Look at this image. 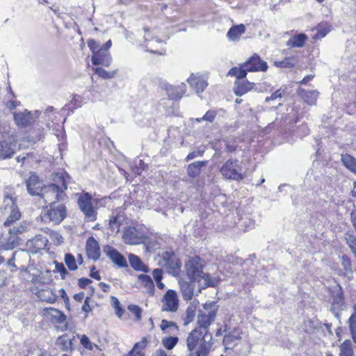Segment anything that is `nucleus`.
<instances>
[{
	"mask_svg": "<svg viewBox=\"0 0 356 356\" xmlns=\"http://www.w3.org/2000/svg\"><path fill=\"white\" fill-rule=\"evenodd\" d=\"M86 250L90 259L94 261H97L99 259L101 255L99 245L98 242L93 237H90L87 240Z\"/></svg>",
	"mask_w": 356,
	"mask_h": 356,
	"instance_id": "17",
	"label": "nucleus"
},
{
	"mask_svg": "<svg viewBox=\"0 0 356 356\" xmlns=\"http://www.w3.org/2000/svg\"><path fill=\"white\" fill-rule=\"evenodd\" d=\"M211 348V344L204 343L201 346V349H197L195 351H190L189 356H207Z\"/></svg>",
	"mask_w": 356,
	"mask_h": 356,
	"instance_id": "42",
	"label": "nucleus"
},
{
	"mask_svg": "<svg viewBox=\"0 0 356 356\" xmlns=\"http://www.w3.org/2000/svg\"><path fill=\"white\" fill-rule=\"evenodd\" d=\"M128 309L136 316L138 321H140L142 310L138 306L131 305L128 307Z\"/></svg>",
	"mask_w": 356,
	"mask_h": 356,
	"instance_id": "55",
	"label": "nucleus"
},
{
	"mask_svg": "<svg viewBox=\"0 0 356 356\" xmlns=\"http://www.w3.org/2000/svg\"><path fill=\"white\" fill-rule=\"evenodd\" d=\"M108 225H109L110 229H112L113 231L115 230V229H117L118 230L119 226H120V222L118 221V217L117 216H111V218L109 219Z\"/></svg>",
	"mask_w": 356,
	"mask_h": 356,
	"instance_id": "57",
	"label": "nucleus"
},
{
	"mask_svg": "<svg viewBox=\"0 0 356 356\" xmlns=\"http://www.w3.org/2000/svg\"><path fill=\"white\" fill-rule=\"evenodd\" d=\"M218 307L215 302H209L204 305V310L200 311L197 315V324L199 330L204 329V332L207 331V328L215 321Z\"/></svg>",
	"mask_w": 356,
	"mask_h": 356,
	"instance_id": "3",
	"label": "nucleus"
},
{
	"mask_svg": "<svg viewBox=\"0 0 356 356\" xmlns=\"http://www.w3.org/2000/svg\"><path fill=\"white\" fill-rule=\"evenodd\" d=\"M123 241L129 245H138L144 242V235L134 227H129L124 229Z\"/></svg>",
	"mask_w": 356,
	"mask_h": 356,
	"instance_id": "9",
	"label": "nucleus"
},
{
	"mask_svg": "<svg viewBox=\"0 0 356 356\" xmlns=\"http://www.w3.org/2000/svg\"><path fill=\"white\" fill-rule=\"evenodd\" d=\"M241 332L238 328H234L224 336L223 344L227 349L233 348L241 339Z\"/></svg>",
	"mask_w": 356,
	"mask_h": 356,
	"instance_id": "19",
	"label": "nucleus"
},
{
	"mask_svg": "<svg viewBox=\"0 0 356 356\" xmlns=\"http://www.w3.org/2000/svg\"><path fill=\"white\" fill-rule=\"evenodd\" d=\"M14 120L17 126L22 127H27L31 123V114L27 111L15 113Z\"/></svg>",
	"mask_w": 356,
	"mask_h": 356,
	"instance_id": "27",
	"label": "nucleus"
},
{
	"mask_svg": "<svg viewBox=\"0 0 356 356\" xmlns=\"http://www.w3.org/2000/svg\"><path fill=\"white\" fill-rule=\"evenodd\" d=\"M91 61L95 65H102L108 67L111 64L112 58L106 49L101 48L92 55Z\"/></svg>",
	"mask_w": 356,
	"mask_h": 356,
	"instance_id": "14",
	"label": "nucleus"
},
{
	"mask_svg": "<svg viewBox=\"0 0 356 356\" xmlns=\"http://www.w3.org/2000/svg\"><path fill=\"white\" fill-rule=\"evenodd\" d=\"M42 315L54 323H61L64 322L66 318L63 312L53 307L43 308Z\"/></svg>",
	"mask_w": 356,
	"mask_h": 356,
	"instance_id": "18",
	"label": "nucleus"
},
{
	"mask_svg": "<svg viewBox=\"0 0 356 356\" xmlns=\"http://www.w3.org/2000/svg\"><path fill=\"white\" fill-rule=\"evenodd\" d=\"M0 158L6 159L11 158L15 153V145L3 141L0 143Z\"/></svg>",
	"mask_w": 356,
	"mask_h": 356,
	"instance_id": "28",
	"label": "nucleus"
},
{
	"mask_svg": "<svg viewBox=\"0 0 356 356\" xmlns=\"http://www.w3.org/2000/svg\"><path fill=\"white\" fill-rule=\"evenodd\" d=\"M57 344L59 345L62 350L66 351L72 348V343L71 339L66 335H63L57 339Z\"/></svg>",
	"mask_w": 356,
	"mask_h": 356,
	"instance_id": "41",
	"label": "nucleus"
},
{
	"mask_svg": "<svg viewBox=\"0 0 356 356\" xmlns=\"http://www.w3.org/2000/svg\"><path fill=\"white\" fill-rule=\"evenodd\" d=\"M341 161L344 166L356 175V159L350 154H341Z\"/></svg>",
	"mask_w": 356,
	"mask_h": 356,
	"instance_id": "34",
	"label": "nucleus"
},
{
	"mask_svg": "<svg viewBox=\"0 0 356 356\" xmlns=\"http://www.w3.org/2000/svg\"><path fill=\"white\" fill-rule=\"evenodd\" d=\"M55 264V270L57 273H59L60 275L61 279L64 280L65 279V277L67 275L69 274L68 271L66 270L65 267L64 266L63 263H59L56 261L54 262Z\"/></svg>",
	"mask_w": 356,
	"mask_h": 356,
	"instance_id": "51",
	"label": "nucleus"
},
{
	"mask_svg": "<svg viewBox=\"0 0 356 356\" xmlns=\"http://www.w3.org/2000/svg\"><path fill=\"white\" fill-rule=\"evenodd\" d=\"M16 258L25 261H29L31 259L30 254L26 251L21 250L13 253V257L7 261V265L10 268L11 272H14L16 269V266L15 264V260Z\"/></svg>",
	"mask_w": 356,
	"mask_h": 356,
	"instance_id": "29",
	"label": "nucleus"
},
{
	"mask_svg": "<svg viewBox=\"0 0 356 356\" xmlns=\"http://www.w3.org/2000/svg\"><path fill=\"white\" fill-rule=\"evenodd\" d=\"M298 95L309 105H316L317 99L319 96V92L313 90H306L302 88H299L297 90Z\"/></svg>",
	"mask_w": 356,
	"mask_h": 356,
	"instance_id": "21",
	"label": "nucleus"
},
{
	"mask_svg": "<svg viewBox=\"0 0 356 356\" xmlns=\"http://www.w3.org/2000/svg\"><path fill=\"white\" fill-rule=\"evenodd\" d=\"M345 238L349 248L356 257V236L352 234L346 233L345 234Z\"/></svg>",
	"mask_w": 356,
	"mask_h": 356,
	"instance_id": "45",
	"label": "nucleus"
},
{
	"mask_svg": "<svg viewBox=\"0 0 356 356\" xmlns=\"http://www.w3.org/2000/svg\"><path fill=\"white\" fill-rule=\"evenodd\" d=\"M138 281L146 289V292L152 296L154 294V284L150 276L140 274L138 276Z\"/></svg>",
	"mask_w": 356,
	"mask_h": 356,
	"instance_id": "30",
	"label": "nucleus"
},
{
	"mask_svg": "<svg viewBox=\"0 0 356 356\" xmlns=\"http://www.w3.org/2000/svg\"><path fill=\"white\" fill-rule=\"evenodd\" d=\"M216 115V111H208L202 118H196L195 120L197 122H200L202 121H207L208 122H211L213 121Z\"/></svg>",
	"mask_w": 356,
	"mask_h": 356,
	"instance_id": "52",
	"label": "nucleus"
},
{
	"mask_svg": "<svg viewBox=\"0 0 356 356\" xmlns=\"http://www.w3.org/2000/svg\"><path fill=\"white\" fill-rule=\"evenodd\" d=\"M95 72L99 76L104 79H111L115 76L117 70L112 72H107L102 67H96Z\"/></svg>",
	"mask_w": 356,
	"mask_h": 356,
	"instance_id": "48",
	"label": "nucleus"
},
{
	"mask_svg": "<svg viewBox=\"0 0 356 356\" xmlns=\"http://www.w3.org/2000/svg\"><path fill=\"white\" fill-rule=\"evenodd\" d=\"M205 262L200 257L193 256L186 261L184 268L188 277L192 280H197L200 286L204 288L216 286L219 280L203 272Z\"/></svg>",
	"mask_w": 356,
	"mask_h": 356,
	"instance_id": "1",
	"label": "nucleus"
},
{
	"mask_svg": "<svg viewBox=\"0 0 356 356\" xmlns=\"http://www.w3.org/2000/svg\"><path fill=\"white\" fill-rule=\"evenodd\" d=\"M159 264L173 276L178 275L181 265L179 259L172 252H165Z\"/></svg>",
	"mask_w": 356,
	"mask_h": 356,
	"instance_id": "5",
	"label": "nucleus"
},
{
	"mask_svg": "<svg viewBox=\"0 0 356 356\" xmlns=\"http://www.w3.org/2000/svg\"><path fill=\"white\" fill-rule=\"evenodd\" d=\"M246 75L247 70L243 63L239 67H232L227 73V76H236L237 80H241L244 79Z\"/></svg>",
	"mask_w": 356,
	"mask_h": 356,
	"instance_id": "35",
	"label": "nucleus"
},
{
	"mask_svg": "<svg viewBox=\"0 0 356 356\" xmlns=\"http://www.w3.org/2000/svg\"><path fill=\"white\" fill-rule=\"evenodd\" d=\"M103 252L118 267H127V260L116 249L110 245H105Z\"/></svg>",
	"mask_w": 356,
	"mask_h": 356,
	"instance_id": "11",
	"label": "nucleus"
},
{
	"mask_svg": "<svg viewBox=\"0 0 356 356\" xmlns=\"http://www.w3.org/2000/svg\"><path fill=\"white\" fill-rule=\"evenodd\" d=\"M147 342L148 341L147 337H143L140 341H138L135 343L134 348L129 351V355H132L134 354V353L136 351L140 352L146 347Z\"/></svg>",
	"mask_w": 356,
	"mask_h": 356,
	"instance_id": "50",
	"label": "nucleus"
},
{
	"mask_svg": "<svg viewBox=\"0 0 356 356\" xmlns=\"http://www.w3.org/2000/svg\"><path fill=\"white\" fill-rule=\"evenodd\" d=\"M207 161H195L188 165L187 174L191 178H195L199 175L201 171V168L206 165Z\"/></svg>",
	"mask_w": 356,
	"mask_h": 356,
	"instance_id": "32",
	"label": "nucleus"
},
{
	"mask_svg": "<svg viewBox=\"0 0 356 356\" xmlns=\"http://www.w3.org/2000/svg\"><path fill=\"white\" fill-rule=\"evenodd\" d=\"M247 72L263 71L265 72L268 69L267 63L262 60L260 57L254 54L247 62L243 63Z\"/></svg>",
	"mask_w": 356,
	"mask_h": 356,
	"instance_id": "13",
	"label": "nucleus"
},
{
	"mask_svg": "<svg viewBox=\"0 0 356 356\" xmlns=\"http://www.w3.org/2000/svg\"><path fill=\"white\" fill-rule=\"evenodd\" d=\"M152 275H153V277H154V280L156 282V281H159V280H162V278H163V271L160 268H156V269H154L153 270Z\"/></svg>",
	"mask_w": 356,
	"mask_h": 356,
	"instance_id": "60",
	"label": "nucleus"
},
{
	"mask_svg": "<svg viewBox=\"0 0 356 356\" xmlns=\"http://www.w3.org/2000/svg\"><path fill=\"white\" fill-rule=\"evenodd\" d=\"M47 218L54 224H59L66 217V209L63 204H51L46 214Z\"/></svg>",
	"mask_w": 356,
	"mask_h": 356,
	"instance_id": "8",
	"label": "nucleus"
},
{
	"mask_svg": "<svg viewBox=\"0 0 356 356\" xmlns=\"http://www.w3.org/2000/svg\"><path fill=\"white\" fill-rule=\"evenodd\" d=\"M254 85V83L249 82L243 79L241 80H236L234 88V93L237 96H242L251 90L253 88Z\"/></svg>",
	"mask_w": 356,
	"mask_h": 356,
	"instance_id": "23",
	"label": "nucleus"
},
{
	"mask_svg": "<svg viewBox=\"0 0 356 356\" xmlns=\"http://www.w3.org/2000/svg\"><path fill=\"white\" fill-rule=\"evenodd\" d=\"M90 302V298L87 297L85 300L84 303L81 307L82 311H83L86 313H88L92 310V307L89 305Z\"/></svg>",
	"mask_w": 356,
	"mask_h": 356,
	"instance_id": "62",
	"label": "nucleus"
},
{
	"mask_svg": "<svg viewBox=\"0 0 356 356\" xmlns=\"http://www.w3.org/2000/svg\"><path fill=\"white\" fill-rule=\"evenodd\" d=\"M129 260L131 266L136 270H140L145 273H148L149 271L148 267L143 263L138 256L130 254L129 256Z\"/></svg>",
	"mask_w": 356,
	"mask_h": 356,
	"instance_id": "33",
	"label": "nucleus"
},
{
	"mask_svg": "<svg viewBox=\"0 0 356 356\" xmlns=\"http://www.w3.org/2000/svg\"><path fill=\"white\" fill-rule=\"evenodd\" d=\"M178 337H170L165 338L162 340V343L165 348L168 350L172 349L178 342Z\"/></svg>",
	"mask_w": 356,
	"mask_h": 356,
	"instance_id": "49",
	"label": "nucleus"
},
{
	"mask_svg": "<svg viewBox=\"0 0 356 356\" xmlns=\"http://www.w3.org/2000/svg\"><path fill=\"white\" fill-rule=\"evenodd\" d=\"M88 46L90 48V49L92 51V54H95V52H97V51L100 49L99 44L92 39L88 40Z\"/></svg>",
	"mask_w": 356,
	"mask_h": 356,
	"instance_id": "58",
	"label": "nucleus"
},
{
	"mask_svg": "<svg viewBox=\"0 0 356 356\" xmlns=\"http://www.w3.org/2000/svg\"><path fill=\"white\" fill-rule=\"evenodd\" d=\"M81 344L87 349L92 350L93 349V343L90 341L89 338L83 334L81 338Z\"/></svg>",
	"mask_w": 356,
	"mask_h": 356,
	"instance_id": "56",
	"label": "nucleus"
},
{
	"mask_svg": "<svg viewBox=\"0 0 356 356\" xmlns=\"http://www.w3.org/2000/svg\"><path fill=\"white\" fill-rule=\"evenodd\" d=\"M160 327L163 331H165L168 328H172L175 330H177L178 328L175 323L165 319L162 320Z\"/></svg>",
	"mask_w": 356,
	"mask_h": 356,
	"instance_id": "54",
	"label": "nucleus"
},
{
	"mask_svg": "<svg viewBox=\"0 0 356 356\" xmlns=\"http://www.w3.org/2000/svg\"><path fill=\"white\" fill-rule=\"evenodd\" d=\"M11 202L10 207V213L3 222V226L8 229L15 225V222L19 220L21 218V213L19 212L17 206L14 202L12 198L8 199Z\"/></svg>",
	"mask_w": 356,
	"mask_h": 356,
	"instance_id": "20",
	"label": "nucleus"
},
{
	"mask_svg": "<svg viewBox=\"0 0 356 356\" xmlns=\"http://www.w3.org/2000/svg\"><path fill=\"white\" fill-rule=\"evenodd\" d=\"M241 168L236 159H228L221 167L220 172L227 179L240 180L243 179Z\"/></svg>",
	"mask_w": 356,
	"mask_h": 356,
	"instance_id": "6",
	"label": "nucleus"
},
{
	"mask_svg": "<svg viewBox=\"0 0 356 356\" xmlns=\"http://www.w3.org/2000/svg\"><path fill=\"white\" fill-rule=\"evenodd\" d=\"M282 97V94L280 92V90H276L275 92H273L270 97H267L266 98L265 102H268L272 100H275L277 98H280Z\"/></svg>",
	"mask_w": 356,
	"mask_h": 356,
	"instance_id": "61",
	"label": "nucleus"
},
{
	"mask_svg": "<svg viewBox=\"0 0 356 356\" xmlns=\"http://www.w3.org/2000/svg\"><path fill=\"white\" fill-rule=\"evenodd\" d=\"M44 186L38 176L35 173H31L29 178L26 180L28 193L32 196L40 195Z\"/></svg>",
	"mask_w": 356,
	"mask_h": 356,
	"instance_id": "12",
	"label": "nucleus"
},
{
	"mask_svg": "<svg viewBox=\"0 0 356 356\" xmlns=\"http://www.w3.org/2000/svg\"><path fill=\"white\" fill-rule=\"evenodd\" d=\"M35 295L41 301L48 303H54L57 300V296L54 290L49 288L38 291Z\"/></svg>",
	"mask_w": 356,
	"mask_h": 356,
	"instance_id": "25",
	"label": "nucleus"
},
{
	"mask_svg": "<svg viewBox=\"0 0 356 356\" xmlns=\"http://www.w3.org/2000/svg\"><path fill=\"white\" fill-rule=\"evenodd\" d=\"M91 282V280L88 278H80L79 280L78 284L81 289H84L88 284Z\"/></svg>",
	"mask_w": 356,
	"mask_h": 356,
	"instance_id": "63",
	"label": "nucleus"
},
{
	"mask_svg": "<svg viewBox=\"0 0 356 356\" xmlns=\"http://www.w3.org/2000/svg\"><path fill=\"white\" fill-rule=\"evenodd\" d=\"M180 289L184 300H191L193 296V280L185 281L184 280H179Z\"/></svg>",
	"mask_w": 356,
	"mask_h": 356,
	"instance_id": "24",
	"label": "nucleus"
},
{
	"mask_svg": "<svg viewBox=\"0 0 356 356\" xmlns=\"http://www.w3.org/2000/svg\"><path fill=\"white\" fill-rule=\"evenodd\" d=\"M187 82L197 93L203 92L207 86L206 79L200 74H191Z\"/></svg>",
	"mask_w": 356,
	"mask_h": 356,
	"instance_id": "16",
	"label": "nucleus"
},
{
	"mask_svg": "<svg viewBox=\"0 0 356 356\" xmlns=\"http://www.w3.org/2000/svg\"><path fill=\"white\" fill-rule=\"evenodd\" d=\"M163 87L166 90L168 97L173 100L179 99L184 95L186 90V86L184 83L176 86L168 83H164Z\"/></svg>",
	"mask_w": 356,
	"mask_h": 356,
	"instance_id": "15",
	"label": "nucleus"
},
{
	"mask_svg": "<svg viewBox=\"0 0 356 356\" xmlns=\"http://www.w3.org/2000/svg\"><path fill=\"white\" fill-rule=\"evenodd\" d=\"M245 32V26L241 24L232 26L227 33V37L231 41H238Z\"/></svg>",
	"mask_w": 356,
	"mask_h": 356,
	"instance_id": "26",
	"label": "nucleus"
},
{
	"mask_svg": "<svg viewBox=\"0 0 356 356\" xmlns=\"http://www.w3.org/2000/svg\"><path fill=\"white\" fill-rule=\"evenodd\" d=\"M316 33L314 35L313 38L321 39L330 31V26L327 24H320L316 26Z\"/></svg>",
	"mask_w": 356,
	"mask_h": 356,
	"instance_id": "36",
	"label": "nucleus"
},
{
	"mask_svg": "<svg viewBox=\"0 0 356 356\" xmlns=\"http://www.w3.org/2000/svg\"><path fill=\"white\" fill-rule=\"evenodd\" d=\"M196 315L195 308L193 306H190L186 311V323H189L193 321Z\"/></svg>",
	"mask_w": 356,
	"mask_h": 356,
	"instance_id": "53",
	"label": "nucleus"
},
{
	"mask_svg": "<svg viewBox=\"0 0 356 356\" xmlns=\"http://www.w3.org/2000/svg\"><path fill=\"white\" fill-rule=\"evenodd\" d=\"M10 240H11V238H10L8 239V241L5 245V248L6 250L13 249L14 248H15L16 246H17L19 245V241H18L17 238H13L12 241H10Z\"/></svg>",
	"mask_w": 356,
	"mask_h": 356,
	"instance_id": "59",
	"label": "nucleus"
},
{
	"mask_svg": "<svg viewBox=\"0 0 356 356\" xmlns=\"http://www.w3.org/2000/svg\"><path fill=\"white\" fill-rule=\"evenodd\" d=\"M31 242L35 248L42 250L47 246L48 240L46 236H44L41 234H38L31 239Z\"/></svg>",
	"mask_w": 356,
	"mask_h": 356,
	"instance_id": "38",
	"label": "nucleus"
},
{
	"mask_svg": "<svg viewBox=\"0 0 356 356\" xmlns=\"http://www.w3.org/2000/svg\"><path fill=\"white\" fill-rule=\"evenodd\" d=\"M66 182L63 177L57 176L52 184L44 186L40 195L45 202L56 204L58 201H63L66 197Z\"/></svg>",
	"mask_w": 356,
	"mask_h": 356,
	"instance_id": "2",
	"label": "nucleus"
},
{
	"mask_svg": "<svg viewBox=\"0 0 356 356\" xmlns=\"http://www.w3.org/2000/svg\"><path fill=\"white\" fill-rule=\"evenodd\" d=\"M297 63V59L293 57L285 58L283 60L275 61V65L277 67H293Z\"/></svg>",
	"mask_w": 356,
	"mask_h": 356,
	"instance_id": "40",
	"label": "nucleus"
},
{
	"mask_svg": "<svg viewBox=\"0 0 356 356\" xmlns=\"http://www.w3.org/2000/svg\"><path fill=\"white\" fill-rule=\"evenodd\" d=\"M349 327L353 340L356 343V304L353 306V312L349 318Z\"/></svg>",
	"mask_w": 356,
	"mask_h": 356,
	"instance_id": "39",
	"label": "nucleus"
},
{
	"mask_svg": "<svg viewBox=\"0 0 356 356\" xmlns=\"http://www.w3.org/2000/svg\"><path fill=\"white\" fill-rule=\"evenodd\" d=\"M162 311L174 312L178 309L179 300L175 291L169 289L162 298Z\"/></svg>",
	"mask_w": 356,
	"mask_h": 356,
	"instance_id": "10",
	"label": "nucleus"
},
{
	"mask_svg": "<svg viewBox=\"0 0 356 356\" xmlns=\"http://www.w3.org/2000/svg\"><path fill=\"white\" fill-rule=\"evenodd\" d=\"M341 265L343 268L344 275L348 277L352 275V264L350 259L348 257L343 256L341 257Z\"/></svg>",
	"mask_w": 356,
	"mask_h": 356,
	"instance_id": "43",
	"label": "nucleus"
},
{
	"mask_svg": "<svg viewBox=\"0 0 356 356\" xmlns=\"http://www.w3.org/2000/svg\"><path fill=\"white\" fill-rule=\"evenodd\" d=\"M339 356H353V349L350 340H345L339 347Z\"/></svg>",
	"mask_w": 356,
	"mask_h": 356,
	"instance_id": "37",
	"label": "nucleus"
},
{
	"mask_svg": "<svg viewBox=\"0 0 356 356\" xmlns=\"http://www.w3.org/2000/svg\"><path fill=\"white\" fill-rule=\"evenodd\" d=\"M78 204L88 221L92 222L96 220L97 213L92 205L91 196L88 193H85L79 197Z\"/></svg>",
	"mask_w": 356,
	"mask_h": 356,
	"instance_id": "7",
	"label": "nucleus"
},
{
	"mask_svg": "<svg viewBox=\"0 0 356 356\" xmlns=\"http://www.w3.org/2000/svg\"><path fill=\"white\" fill-rule=\"evenodd\" d=\"M27 229V227L25 223H19L18 225H14L8 229L10 234L17 235L25 232Z\"/></svg>",
	"mask_w": 356,
	"mask_h": 356,
	"instance_id": "46",
	"label": "nucleus"
},
{
	"mask_svg": "<svg viewBox=\"0 0 356 356\" xmlns=\"http://www.w3.org/2000/svg\"><path fill=\"white\" fill-rule=\"evenodd\" d=\"M144 38L145 40L147 42V44L145 45L147 51L161 54L158 46L163 45L161 40H159L157 38L152 37L149 32L146 33L144 35Z\"/></svg>",
	"mask_w": 356,
	"mask_h": 356,
	"instance_id": "22",
	"label": "nucleus"
},
{
	"mask_svg": "<svg viewBox=\"0 0 356 356\" xmlns=\"http://www.w3.org/2000/svg\"><path fill=\"white\" fill-rule=\"evenodd\" d=\"M212 336L207 334V331L202 332L199 329H194L188 336L186 345L189 351H193L195 348L201 349L204 343L212 345Z\"/></svg>",
	"mask_w": 356,
	"mask_h": 356,
	"instance_id": "4",
	"label": "nucleus"
},
{
	"mask_svg": "<svg viewBox=\"0 0 356 356\" xmlns=\"http://www.w3.org/2000/svg\"><path fill=\"white\" fill-rule=\"evenodd\" d=\"M65 263L70 270H75L78 268L75 257L70 253L65 254Z\"/></svg>",
	"mask_w": 356,
	"mask_h": 356,
	"instance_id": "44",
	"label": "nucleus"
},
{
	"mask_svg": "<svg viewBox=\"0 0 356 356\" xmlns=\"http://www.w3.org/2000/svg\"><path fill=\"white\" fill-rule=\"evenodd\" d=\"M332 305L337 309L341 308L343 305V296L341 288H339L336 294L333 296Z\"/></svg>",
	"mask_w": 356,
	"mask_h": 356,
	"instance_id": "47",
	"label": "nucleus"
},
{
	"mask_svg": "<svg viewBox=\"0 0 356 356\" xmlns=\"http://www.w3.org/2000/svg\"><path fill=\"white\" fill-rule=\"evenodd\" d=\"M27 356H44L40 348H35L29 352Z\"/></svg>",
	"mask_w": 356,
	"mask_h": 356,
	"instance_id": "64",
	"label": "nucleus"
},
{
	"mask_svg": "<svg viewBox=\"0 0 356 356\" xmlns=\"http://www.w3.org/2000/svg\"><path fill=\"white\" fill-rule=\"evenodd\" d=\"M308 38L305 33H299L293 35L286 42V45L290 47H302Z\"/></svg>",
	"mask_w": 356,
	"mask_h": 356,
	"instance_id": "31",
	"label": "nucleus"
}]
</instances>
